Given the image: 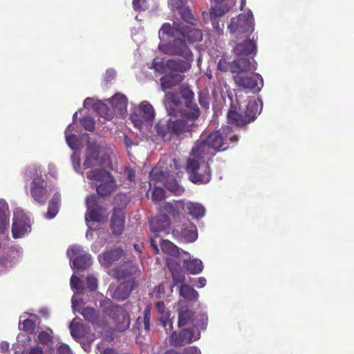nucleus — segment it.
Listing matches in <instances>:
<instances>
[{
	"label": "nucleus",
	"instance_id": "1",
	"mask_svg": "<svg viewBox=\"0 0 354 354\" xmlns=\"http://www.w3.org/2000/svg\"><path fill=\"white\" fill-rule=\"evenodd\" d=\"M180 95L185 100L183 109L180 111V118L158 122L155 126L156 136L163 140H172L186 133H192L198 126L196 121L200 117L201 110L196 103L193 102L194 93L189 87H183Z\"/></svg>",
	"mask_w": 354,
	"mask_h": 354
},
{
	"label": "nucleus",
	"instance_id": "2",
	"mask_svg": "<svg viewBox=\"0 0 354 354\" xmlns=\"http://www.w3.org/2000/svg\"><path fill=\"white\" fill-rule=\"evenodd\" d=\"M259 113H260L259 104L256 100L249 101L245 109L243 111L237 99L235 102L232 99V103L227 113V122L236 128H246L249 123L255 120Z\"/></svg>",
	"mask_w": 354,
	"mask_h": 354
},
{
	"label": "nucleus",
	"instance_id": "3",
	"mask_svg": "<svg viewBox=\"0 0 354 354\" xmlns=\"http://www.w3.org/2000/svg\"><path fill=\"white\" fill-rule=\"evenodd\" d=\"M41 173L40 166L30 165L24 171L23 177L28 180V178L32 176L30 184V196L39 205H45L50 193L47 189V182L42 178Z\"/></svg>",
	"mask_w": 354,
	"mask_h": 354
},
{
	"label": "nucleus",
	"instance_id": "4",
	"mask_svg": "<svg viewBox=\"0 0 354 354\" xmlns=\"http://www.w3.org/2000/svg\"><path fill=\"white\" fill-rule=\"evenodd\" d=\"M239 140V136L235 133L232 127L225 125L218 130H213L208 134V142L214 152V156L217 152L225 151L234 147Z\"/></svg>",
	"mask_w": 354,
	"mask_h": 354
},
{
	"label": "nucleus",
	"instance_id": "5",
	"mask_svg": "<svg viewBox=\"0 0 354 354\" xmlns=\"http://www.w3.org/2000/svg\"><path fill=\"white\" fill-rule=\"evenodd\" d=\"M86 177L100 182L96 187V192L101 197L111 195L117 188L114 177L104 169H95L87 171Z\"/></svg>",
	"mask_w": 354,
	"mask_h": 354
},
{
	"label": "nucleus",
	"instance_id": "6",
	"mask_svg": "<svg viewBox=\"0 0 354 354\" xmlns=\"http://www.w3.org/2000/svg\"><path fill=\"white\" fill-rule=\"evenodd\" d=\"M103 310L106 315L112 318L118 330L123 332L129 328L131 318L124 308L119 305H114L112 301L108 300L103 304Z\"/></svg>",
	"mask_w": 354,
	"mask_h": 354
},
{
	"label": "nucleus",
	"instance_id": "7",
	"mask_svg": "<svg viewBox=\"0 0 354 354\" xmlns=\"http://www.w3.org/2000/svg\"><path fill=\"white\" fill-rule=\"evenodd\" d=\"M230 32L235 38L248 37L254 30V23L252 14H240L236 18H232L227 26Z\"/></svg>",
	"mask_w": 354,
	"mask_h": 354
},
{
	"label": "nucleus",
	"instance_id": "8",
	"mask_svg": "<svg viewBox=\"0 0 354 354\" xmlns=\"http://www.w3.org/2000/svg\"><path fill=\"white\" fill-rule=\"evenodd\" d=\"M113 274L117 279L127 282L133 291L139 284L138 278L142 275V271L136 263L129 261L115 268Z\"/></svg>",
	"mask_w": 354,
	"mask_h": 354
},
{
	"label": "nucleus",
	"instance_id": "9",
	"mask_svg": "<svg viewBox=\"0 0 354 354\" xmlns=\"http://www.w3.org/2000/svg\"><path fill=\"white\" fill-rule=\"evenodd\" d=\"M185 170L189 180L195 184L208 183L212 178L210 165L208 163L200 165L196 159H188Z\"/></svg>",
	"mask_w": 354,
	"mask_h": 354
},
{
	"label": "nucleus",
	"instance_id": "10",
	"mask_svg": "<svg viewBox=\"0 0 354 354\" xmlns=\"http://www.w3.org/2000/svg\"><path fill=\"white\" fill-rule=\"evenodd\" d=\"M156 116L155 110L149 102H142L137 112L131 114V119L134 126L140 130L152 125Z\"/></svg>",
	"mask_w": 354,
	"mask_h": 354
},
{
	"label": "nucleus",
	"instance_id": "11",
	"mask_svg": "<svg viewBox=\"0 0 354 354\" xmlns=\"http://www.w3.org/2000/svg\"><path fill=\"white\" fill-rule=\"evenodd\" d=\"M233 80L235 84L248 89L253 93H258L263 86V79L258 73H244L242 76H233Z\"/></svg>",
	"mask_w": 354,
	"mask_h": 354
},
{
	"label": "nucleus",
	"instance_id": "12",
	"mask_svg": "<svg viewBox=\"0 0 354 354\" xmlns=\"http://www.w3.org/2000/svg\"><path fill=\"white\" fill-rule=\"evenodd\" d=\"M173 236L182 243H193L198 236L196 225L189 221H185L180 225L175 226L172 231Z\"/></svg>",
	"mask_w": 354,
	"mask_h": 354
},
{
	"label": "nucleus",
	"instance_id": "13",
	"mask_svg": "<svg viewBox=\"0 0 354 354\" xmlns=\"http://www.w3.org/2000/svg\"><path fill=\"white\" fill-rule=\"evenodd\" d=\"M30 230V219L28 216L21 211L17 209L14 212L12 224V234L14 239H18L24 236Z\"/></svg>",
	"mask_w": 354,
	"mask_h": 354
},
{
	"label": "nucleus",
	"instance_id": "14",
	"mask_svg": "<svg viewBox=\"0 0 354 354\" xmlns=\"http://www.w3.org/2000/svg\"><path fill=\"white\" fill-rule=\"evenodd\" d=\"M158 242L160 243V246L164 253L169 254V255L174 257H179L180 254L179 248L171 242V241L163 240L160 235H153L150 238L151 246L154 249L155 253L158 254L160 252Z\"/></svg>",
	"mask_w": 354,
	"mask_h": 354
},
{
	"label": "nucleus",
	"instance_id": "15",
	"mask_svg": "<svg viewBox=\"0 0 354 354\" xmlns=\"http://www.w3.org/2000/svg\"><path fill=\"white\" fill-rule=\"evenodd\" d=\"M191 153L192 156L199 159H212L214 157V151H212L208 141V134L200 137L192 147Z\"/></svg>",
	"mask_w": 354,
	"mask_h": 354
},
{
	"label": "nucleus",
	"instance_id": "16",
	"mask_svg": "<svg viewBox=\"0 0 354 354\" xmlns=\"http://www.w3.org/2000/svg\"><path fill=\"white\" fill-rule=\"evenodd\" d=\"M68 254L75 256L73 265L77 270H86L92 265V257L88 253H82V248L80 245H73L68 250Z\"/></svg>",
	"mask_w": 354,
	"mask_h": 354
},
{
	"label": "nucleus",
	"instance_id": "17",
	"mask_svg": "<svg viewBox=\"0 0 354 354\" xmlns=\"http://www.w3.org/2000/svg\"><path fill=\"white\" fill-rule=\"evenodd\" d=\"M162 50L170 55L187 56L188 54L192 53L183 36L181 38H174L171 43L163 46Z\"/></svg>",
	"mask_w": 354,
	"mask_h": 354
},
{
	"label": "nucleus",
	"instance_id": "18",
	"mask_svg": "<svg viewBox=\"0 0 354 354\" xmlns=\"http://www.w3.org/2000/svg\"><path fill=\"white\" fill-rule=\"evenodd\" d=\"M163 102L167 113L170 115H177L178 113L181 116V110L183 109V105L181 97L174 93H167L165 94Z\"/></svg>",
	"mask_w": 354,
	"mask_h": 354
},
{
	"label": "nucleus",
	"instance_id": "19",
	"mask_svg": "<svg viewBox=\"0 0 354 354\" xmlns=\"http://www.w3.org/2000/svg\"><path fill=\"white\" fill-rule=\"evenodd\" d=\"M100 148L96 144H89L86 149V159L84 162V168H93L102 166L103 162L100 159Z\"/></svg>",
	"mask_w": 354,
	"mask_h": 354
},
{
	"label": "nucleus",
	"instance_id": "20",
	"mask_svg": "<svg viewBox=\"0 0 354 354\" xmlns=\"http://www.w3.org/2000/svg\"><path fill=\"white\" fill-rule=\"evenodd\" d=\"M178 33L190 43L201 41L203 39V33L200 29L195 28V26H186L185 23L181 21L177 26Z\"/></svg>",
	"mask_w": 354,
	"mask_h": 354
},
{
	"label": "nucleus",
	"instance_id": "21",
	"mask_svg": "<svg viewBox=\"0 0 354 354\" xmlns=\"http://www.w3.org/2000/svg\"><path fill=\"white\" fill-rule=\"evenodd\" d=\"M184 59L175 58V59H169L167 62V68L176 72L185 73L192 68V64L194 61L193 53H189L187 57H183Z\"/></svg>",
	"mask_w": 354,
	"mask_h": 354
},
{
	"label": "nucleus",
	"instance_id": "22",
	"mask_svg": "<svg viewBox=\"0 0 354 354\" xmlns=\"http://www.w3.org/2000/svg\"><path fill=\"white\" fill-rule=\"evenodd\" d=\"M149 224L150 230L154 233L153 234H158L160 232L169 233L171 226V219L167 214H159L157 216L153 217Z\"/></svg>",
	"mask_w": 354,
	"mask_h": 354
},
{
	"label": "nucleus",
	"instance_id": "23",
	"mask_svg": "<svg viewBox=\"0 0 354 354\" xmlns=\"http://www.w3.org/2000/svg\"><path fill=\"white\" fill-rule=\"evenodd\" d=\"M257 66L253 65L249 58L239 57L232 61V74L233 75H243L245 73L256 70Z\"/></svg>",
	"mask_w": 354,
	"mask_h": 354
},
{
	"label": "nucleus",
	"instance_id": "24",
	"mask_svg": "<svg viewBox=\"0 0 354 354\" xmlns=\"http://www.w3.org/2000/svg\"><path fill=\"white\" fill-rule=\"evenodd\" d=\"M256 53L257 45L254 39H245L242 42L236 44L234 47V53L237 56L255 55Z\"/></svg>",
	"mask_w": 354,
	"mask_h": 354
},
{
	"label": "nucleus",
	"instance_id": "25",
	"mask_svg": "<svg viewBox=\"0 0 354 354\" xmlns=\"http://www.w3.org/2000/svg\"><path fill=\"white\" fill-rule=\"evenodd\" d=\"M125 216L120 209H114L111 218L110 227L114 234H122L124 229Z\"/></svg>",
	"mask_w": 354,
	"mask_h": 354
},
{
	"label": "nucleus",
	"instance_id": "26",
	"mask_svg": "<svg viewBox=\"0 0 354 354\" xmlns=\"http://www.w3.org/2000/svg\"><path fill=\"white\" fill-rule=\"evenodd\" d=\"M167 268L171 272V286L178 284H184L185 279V274L181 270V267L175 260L167 259Z\"/></svg>",
	"mask_w": 354,
	"mask_h": 354
},
{
	"label": "nucleus",
	"instance_id": "27",
	"mask_svg": "<svg viewBox=\"0 0 354 354\" xmlns=\"http://www.w3.org/2000/svg\"><path fill=\"white\" fill-rule=\"evenodd\" d=\"M228 10L229 8H227L226 6H224L222 3H216L215 6L211 9L210 18L214 28L217 30L223 29L224 23H221L220 25L218 18L222 17V15H224L225 13L228 12Z\"/></svg>",
	"mask_w": 354,
	"mask_h": 354
},
{
	"label": "nucleus",
	"instance_id": "28",
	"mask_svg": "<svg viewBox=\"0 0 354 354\" xmlns=\"http://www.w3.org/2000/svg\"><path fill=\"white\" fill-rule=\"evenodd\" d=\"M123 255L124 250L122 248H115V250L102 253L100 257V261L105 265L111 266L112 263L120 260Z\"/></svg>",
	"mask_w": 354,
	"mask_h": 354
},
{
	"label": "nucleus",
	"instance_id": "29",
	"mask_svg": "<svg viewBox=\"0 0 354 354\" xmlns=\"http://www.w3.org/2000/svg\"><path fill=\"white\" fill-rule=\"evenodd\" d=\"M184 77L180 74H167L160 78V83L164 91L180 84Z\"/></svg>",
	"mask_w": 354,
	"mask_h": 354
},
{
	"label": "nucleus",
	"instance_id": "30",
	"mask_svg": "<svg viewBox=\"0 0 354 354\" xmlns=\"http://www.w3.org/2000/svg\"><path fill=\"white\" fill-rule=\"evenodd\" d=\"M131 292V287L128 286L127 282L122 281L114 290L112 297L116 301H124L129 298Z\"/></svg>",
	"mask_w": 354,
	"mask_h": 354
},
{
	"label": "nucleus",
	"instance_id": "31",
	"mask_svg": "<svg viewBox=\"0 0 354 354\" xmlns=\"http://www.w3.org/2000/svg\"><path fill=\"white\" fill-rule=\"evenodd\" d=\"M61 203V194L59 192H56L53 194V198L48 203V212L46 213V217L53 218L56 216L59 212V207Z\"/></svg>",
	"mask_w": 354,
	"mask_h": 354
},
{
	"label": "nucleus",
	"instance_id": "32",
	"mask_svg": "<svg viewBox=\"0 0 354 354\" xmlns=\"http://www.w3.org/2000/svg\"><path fill=\"white\" fill-rule=\"evenodd\" d=\"M151 309L150 308L147 307L145 308L143 312V317H138L136 319V328L140 330H143L146 332H149L151 325H150V320H151Z\"/></svg>",
	"mask_w": 354,
	"mask_h": 354
},
{
	"label": "nucleus",
	"instance_id": "33",
	"mask_svg": "<svg viewBox=\"0 0 354 354\" xmlns=\"http://www.w3.org/2000/svg\"><path fill=\"white\" fill-rule=\"evenodd\" d=\"M183 208L189 214L195 218L203 217L205 214L204 207L198 203L189 202L184 205Z\"/></svg>",
	"mask_w": 354,
	"mask_h": 354
},
{
	"label": "nucleus",
	"instance_id": "34",
	"mask_svg": "<svg viewBox=\"0 0 354 354\" xmlns=\"http://www.w3.org/2000/svg\"><path fill=\"white\" fill-rule=\"evenodd\" d=\"M9 225V209L6 201L0 200V233H3Z\"/></svg>",
	"mask_w": 354,
	"mask_h": 354
},
{
	"label": "nucleus",
	"instance_id": "35",
	"mask_svg": "<svg viewBox=\"0 0 354 354\" xmlns=\"http://www.w3.org/2000/svg\"><path fill=\"white\" fill-rule=\"evenodd\" d=\"M185 269L192 274L200 273L203 269V264L200 259L185 260Z\"/></svg>",
	"mask_w": 354,
	"mask_h": 354
},
{
	"label": "nucleus",
	"instance_id": "36",
	"mask_svg": "<svg viewBox=\"0 0 354 354\" xmlns=\"http://www.w3.org/2000/svg\"><path fill=\"white\" fill-rule=\"evenodd\" d=\"M194 313L192 310H188V308H181L178 311V326L183 327V326L188 325L191 324L192 325V319H194Z\"/></svg>",
	"mask_w": 354,
	"mask_h": 354
},
{
	"label": "nucleus",
	"instance_id": "37",
	"mask_svg": "<svg viewBox=\"0 0 354 354\" xmlns=\"http://www.w3.org/2000/svg\"><path fill=\"white\" fill-rule=\"evenodd\" d=\"M81 315L85 319V320L92 324H98L100 321V314L91 307H86L82 309L80 312Z\"/></svg>",
	"mask_w": 354,
	"mask_h": 354
},
{
	"label": "nucleus",
	"instance_id": "38",
	"mask_svg": "<svg viewBox=\"0 0 354 354\" xmlns=\"http://www.w3.org/2000/svg\"><path fill=\"white\" fill-rule=\"evenodd\" d=\"M180 295L185 299H196L198 298V293L195 290L193 287L189 286V284H181L180 286Z\"/></svg>",
	"mask_w": 354,
	"mask_h": 354
},
{
	"label": "nucleus",
	"instance_id": "39",
	"mask_svg": "<svg viewBox=\"0 0 354 354\" xmlns=\"http://www.w3.org/2000/svg\"><path fill=\"white\" fill-rule=\"evenodd\" d=\"M111 105L120 111L127 108L128 104V99L122 93L115 94L110 100Z\"/></svg>",
	"mask_w": 354,
	"mask_h": 354
},
{
	"label": "nucleus",
	"instance_id": "40",
	"mask_svg": "<svg viewBox=\"0 0 354 354\" xmlns=\"http://www.w3.org/2000/svg\"><path fill=\"white\" fill-rule=\"evenodd\" d=\"M182 337L184 344H187V343H190L194 342V340L198 339L200 333L196 331L194 328H187V329L182 330Z\"/></svg>",
	"mask_w": 354,
	"mask_h": 354
},
{
	"label": "nucleus",
	"instance_id": "41",
	"mask_svg": "<svg viewBox=\"0 0 354 354\" xmlns=\"http://www.w3.org/2000/svg\"><path fill=\"white\" fill-rule=\"evenodd\" d=\"M180 22V21H174L173 26L168 23L163 24L159 30L160 34L167 35V36H176L177 33H179L178 26Z\"/></svg>",
	"mask_w": 354,
	"mask_h": 354
},
{
	"label": "nucleus",
	"instance_id": "42",
	"mask_svg": "<svg viewBox=\"0 0 354 354\" xmlns=\"http://www.w3.org/2000/svg\"><path fill=\"white\" fill-rule=\"evenodd\" d=\"M93 109L102 117L106 119L113 118V113L106 104L98 102L93 104Z\"/></svg>",
	"mask_w": 354,
	"mask_h": 354
},
{
	"label": "nucleus",
	"instance_id": "43",
	"mask_svg": "<svg viewBox=\"0 0 354 354\" xmlns=\"http://www.w3.org/2000/svg\"><path fill=\"white\" fill-rule=\"evenodd\" d=\"M103 207H100V205L95 207H93V209H89V211L87 213V216L86 217V219H88V218L91 220V221L94 222H100L102 221V220L104 218L103 216V212H104Z\"/></svg>",
	"mask_w": 354,
	"mask_h": 354
},
{
	"label": "nucleus",
	"instance_id": "44",
	"mask_svg": "<svg viewBox=\"0 0 354 354\" xmlns=\"http://www.w3.org/2000/svg\"><path fill=\"white\" fill-rule=\"evenodd\" d=\"M208 324V317L206 313H194V319H192V326L196 328H205Z\"/></svg>",
	"mask_w": 354,
	"mask_h": 354
},
{
	"label": "nucleus",
	"instance_id": "45",
	"mask_svg": "<svg viewBox=\"0 0 354 354\" xmlns=\"http://www.w3.org/2000/svg\"><path fill=\"white\" fill-rule=\"evenodd\" d=\"M165 186L170 192L174 193V195H181V194L185 192V188L181 187L176 180L165 183Z\"/></svg>",
	"mask_w": 354,
	"mask_h": 354
},
{
	"label": "nucleus",
	"instance_id": "46",
	"mask_svg": "<svg viewBox=\"0 0 354 354\" xmlns=\"http://www.w3.org/2000/svg\"><path fill=\"white\" fill-rule=\"evenodd\" d=\"M180 16L184 21L187 22V25H196V19H195L194 16H193L191 10L186 5H184V8L181 11Z\"/></svg>",
	"mask_w": 354,
	"mask_h": 354
},
{
	"label": "nucleus",
	"instance_id": "47",
	"mask_svg": "<svg viewBox=\"0 0 354 354\" xmlns=\"http://www.w3.org/2000/svg\"><path fill=\"white\" fill-rule=\"evenodd\" d=\"M71 333L73 337H81L83 335V326L80 323L72 322L70 324Z\"/></svg>",
	"mask_w": 354,
	"mask_h": 354
},
{
	"label": "nucleus",
	"instance_id": "48",
	"mask_svg": "<svg viewBox=\"0 0 354 354\" xmlns=\"http://www.w3.org/2000/svg\"><path fill=\"white\" fill-rule=\"evenodd\" d=\"M80 124L86 130L92 131L95 130V121L93 118L89 115H86L80 119Z\"/></svg>",
	"mask_w": 354,
	"mask_h": 354
},
{
	"label": "nucleus",
	"instance_id": "49",
	"mask_svg": "<svg viewBox=\"0 0 354 354\" xmlns=\"http://www.w3.org/2000/svg\"><path fill=\"white\" fill-rule=\"evenodd\" d=\"M217 68L221 72H230L232 74V62H227V60L221 58L218 62Z\"/></svg>",
	"mask_w": 354,
	"mask_h": 354
},
{
	"label": "nucleus",
	"instance_id": "50",
	"mask_svg": "<svg viewBox=\"0 0 354 354\" xmlns=\"http://www.w3.org/2000/svg\"><path fill=\"white\" fill-rule=\"evenodd\" d=\"M99 195L91 194L86 198V205L88 209V212H89L91 208L97 207L99 205Z\"/></svg>",
	"mask_w": 354,
	"mask_h": 354
},
{
	"label": "nucleus",
	"instance_id": "51",
	"mask_svg": "<svg viewBox=\"0 0 354 354\" xmlns=\"http://www.w3.org/2000/svg\"><path fill=\"white\" fill-rule=\"evenodd\" d=\"M170 342L174 346H181V345H184L182 331L180 333H172L170 336Z\"/></svg>",
	"mask_w": 354,
	"mask_h": 354
},
{
	"label": "nucleus",
	"instance_id": "52",
	"mask_svg": "<svg viewBox=\"0 0 354 354\" xmlns=\"http://www.w3.org/2000/svg\"><path fill=\"white\" fill-rule=\"evenodd\" d=\"M165 198V191L162 187H155L152 192V199L155 202H160Z\"/></svg>",
	"mask_w": 354,
	"mask_h": 354
},
{
	"label": "nucleus",
	"instance_id": "53",
	"mask_svg": "<svg viewBox=\"0 0 354 354\" xmlns=\"http://www.w3.org/2000/svg\"><path fill=\"white\" fill-rule=\"evenodd\" d=\"M150 176L151 178L155 179V180L164 181L165 179V171L158 168H153L150 172Z\"/></svg>",
	"mask_w": 354,
	"mask_h": 354
},
{
	"label": "nucleus",
	"instance_id": "54",
	"mask_svg": "<svg viewBox=\"0 0 354 354\" xmlns=\"http://www.w3.org/2000/svg\"><path fill=\"white\" fill-rule=\"evenodd\" d=\"M156 308L157 311L162 315V318H169V311L167 310L165 308V304L162 301H156Z\"/></svg>",
	"mask_w": 354,
	"mask_h": 354
},
{
	"label": "nucleus",
	"instance_id": "55",
	"mask_svg": "<svg viewBox=\"0 0 354 354\" xmlns=\"http://www.w3.org/2000/svg\"><path fill=\"white\" fill-rule=\"evenodd\" d=\"M71 287L75 291L80 292L83 288L82 282L80 277L74 276L71 278Z\"/></svg>",
	"mask_w": 354,
	"mask_h": 354
},
{
	"label": "nucleus",
	"instance_id": "56",
	"mask_svg": "<svg viewBox=\"0 0 354 354\" xmlns=\"http://www.w3.org/2000/svg\"><path fill=\"white\" fill-rule=\"evenodd\" d=\"M162 209L165 212L169 213L171 215V216L176 217L179 215L178 211H177L174 205L171 204V203H165L162 206Z\"/></svg>",
	"mask_w": 354,
	"mask_h": 354
},
{
	"label": "nucleus",
	"instance_id": "57",
	"mask_svg": "<svg viewBox=\"0 0 354 354\" xmlns=\"http://www.w3.org/2000/svg\"><path fill=\"white\" fill-rule=\"evenodd\" d=\"M188 0H171V5L174 10H176L181 15V10L185 5L187 4Z\"/></svg>",
	"mask_w": 354,
	"mask_h": 354
},
{
	"label": "nucleus",
	"instance_id": "58",
	"mask_svg": "<svg viewBox=\"0 0 354 354\" xmlns=\"http://www.w3.org/2000/svg\"><path fill=\"white\" fill-rule=\"evenodd\" d=\"M66 140L71 149H75L77 148L78 138L75 134H66Z\"/></svg>",
	"mask_w": 354,
	"mask_h": 354
},
{
	"label": "nucleus",
	"instance_id": "59",
	"mask_svg": "<svg viewBox=\"0 0 354 354\" xmlns=\"http://www.w3.org/2000/svg\"><path fill=\"white\" fill-rule=\"evenodd\" d=\"M22 327L23 329L26 332L33 333L35 328V321L29 319V318H28L27 319L23 321Z\"/></svg>",
	"mask_w": 354,
	"mask_h": 354
},
{
	"label": "nucleus",
	"instance_id": "60",
	"mask_svg": "<svg viewBox=\"0 0 354 354\" xmlns=\"http://www.w3.org/2000/svg\"><path fill=\"white\" fill-rule=\"evenodd\" d=\"M87 288L91 291H95L97 288V279L93 276H88L86 279Z\"/></svg>",
	"mask_w": 354,
	"mask_h": 354
},
{
	"label": "nucleus",
	"instance_id": "61",
	"mask_svg": "<svg viewBox=\"0 0 354 354\" xmlns=\"http://www.w3.org/2000/svg\"><path fill=\"white\" fill-rule=\"evenodd\" d=\"M167 64H164L162 62H158L156 59H153L151 62V68H154L157 72L165 73Z\"/></svg>",
	"mask_w": 354,
	"mask_h": 354
},
{
	"label": "nucleus",
	"instance_id": "62",
	"mask_svg": "<svg viewBox=\"0 0 354 354\" xmlns=\"http://www.w3.org/2000/svg\"><path fill=\"white\" fill-rule=\"evenodd\" d=\"M37 338L39 341L41 343H48L50 342L51 337L48 333L45 331H41L37 335Z\"/></svg>",
	"mask_w": 354,
	"mask_h": 354
},
{
	"label": "nucleus",
	"instance_id": "63",
	"mask_svg": "<svg viewBox=\"0 0 354 354\" xmlns=\"http://www.w3.org/2000/svg\"><path fill=\"white\" fill-rule=\"evenodd\" d=\"M183 354H201V352L196 346H188L184 348Z\"/></svg>",
	"mask_w": 354,
	"mask_h": 354
},
{
	"label": "nucleus",
	"instance_id": "64",
	"mask_svg": "<svg viewBox=\"0 0 354 354\" xmlns=\"http://www.w3.org/2000/svg\"><path fill=\"white\" fill-rule=\"evenodd\" d=\"M71 348L68 344H60L57 348V354H69Z\"/></svg>",
	"mask_w": 354,
	"mask_h": 354
}]
</instances>
